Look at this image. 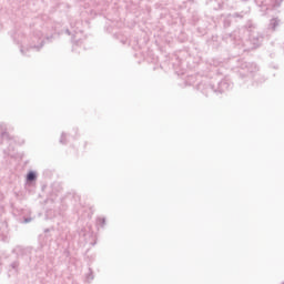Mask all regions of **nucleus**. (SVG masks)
<instances>
[{
    "label": "nucleus",
    "instance_id": "obj_1",
    "mask_svg": "<svg viewBox=\"0 0 284 284\" xmlns=\"http://www.w3.org/2000/svg\"><path fill=\"white\" fill-rule=\"evenodd\" d=\"M27 179L28 181H34L37 179V175L34 174V172H30L28 175H27Z\"/></svg>",
    "mask_w": 284,
    "mask_h": 284
}]
</instances>
